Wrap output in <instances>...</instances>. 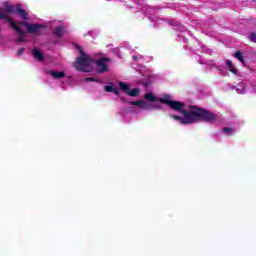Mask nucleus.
I'll list each match as a JSON object with an SVG mask.
<instances>
[{"instance_id": "1", "label": "nucleus", "mask_w": 256, "mask_h": 256, "mask_svg": "<svg viewBox=\"0 0 256 256\" xmlns=\"http://www.w3.org/2000/svg\"><path fill=\"white\" fill-rule=\"evenodd\" d=\"M189 110H181L183 117L171 114V119L179 121L182 125H193V123H213L219 119V115L199 106H189Z\"/></svg>"}, {"instance_id": "2", "label": "nucleus", "mask_w": 256, "mask_h": 256, "mask_svg": "<svg viewBox=\"0 0 256 256\" xmlns=\"http://www.w3.org/2000/svg\"><path fill=\"white\" fill-rule=\"evenodd\" d=\"M9 13L11 15H15L17 13V6L14 7L13 5H7L4 8H0V19H3L7 23H9L10 27L14 29L17 35H24L25 31H23L15 21L11 17H9Z\"/></svg>"}, {"instance_id": "3", "label": "nucleus", "mask_w": 256, "mask_h": 256, "mask_svg": "<svg viewBox=\"0 0 256 256\" xmlns=\"http://www.w3.org/2000/svg\"><path fill=\"white\" fill-rule=\"evenodd\" d=\"M76 49L80 53V57L76 58L74 67L76 71H83L84 73H89V66L91 65V58L85 54L83 47L76 45Z\"/></svg>"}, {"instance_id": "4", "label": "nucleus", "mask_w": 256, "mask_h": 256, "mask_svg": "<svg viewBox=\"0 0 256 256\" xmlns=\"http://www.w3.org/2000/svg\"><path fill=\"white\" fill-rule=\"evenodd\" d=\"M159 103H164V105H168L170 109H173L174 111H185L183 107H185V103L177 101V100H169L165 98H159Z\"/></svg>"}, {"instance_id": "5", "label": "nucleus", "mask_w": 256, "mask_h": 256, "mask_svg": "<svg viewBox=\"0 0 256 256\" xmlns=\"http://www.w3.org/2000/svg\"><path fill=\"white\" fill-rule=\"evenodd\" d=\"M119 87H120L121 91H123L129 97H138V95L141 91V90H139V88H134L131 90V88L129 87V84H127L125 82H119Z\"/></svg>"}, {"instance_id": "6", "label": "nucleus", "mask_w": 256, "mask_h": 256, "mask_svg": "<svg viewBox=\"0 0 256 256\" xmlns=\"http://www.w3.org/2000/svg\"><path fill=\"white\" fill-rule=\"evenodd\" d=\"M111 59L107 57L100 58L96 65H97V73H106V71H109V67H107V63H109Z\"/></svg>"}, {"instance_id": "7", "label": "nucleus", "mask_w": 256, "mask_h": 256, "mask_svg": "<svg viewBox=\"0 0 256 256\" xmlns=\"http://www.w3.org/2000/svg\"><path fill=\"white\" fill-rule=\"evenodd\" d=\"M45 27L44 25L41 24H28L27 31L31 35H41V29Z\"/></svg>"}, {"instance_id": "8", "label": "nucleus", "mask_w": 256, "mask_h": 256, "mask_svg": "<svg viewBox=\"0 0 256 256\" xmlns=\"http://www.w3.org/2000/svg\"><path fill=\"white\" fill-rule=\"evenodd\" d=\"M131 105H134L135 107H140L141 109H145L146 111H151L152 105L149 103H146L143 100H137L136 102H130Z\"/></svg>"}, {"instance_id": "9", "label": "nucleus", "mask_w": 256, "mask_h": 256, "mask_svg": "<svg viewBox=\"0 0 256 256\" xmlns=\"http://www.w3.org/2000/svg\"><path fill=\"white\" fill-rule=\"evenodd\" d=\"M16 13H18V15L24 21H27V19H29V16L27 15V11L25 9L21 8V6L19 4L16 5Z\"/></svg>"}, {"instance_id": "10", "label": "nucleus", "mask_w": 256, "mask_h": 256, "mask_svg": "<svg viewBox=\"0 0 256 256\" xmlns=\"http://www.w3.org/2000/svg\"><path fill=\"white\" fill-rule=\"evenodd\" d=\"M32 56L34 57V59H36V61H43V59H45L43 52L39 49H33Z\"/></svg>"}, {"instance_id": "11", "label": "nucleus", "mask_w": 256, "mask_h": 256, "mask_svg": "<svg viewBox=\"0 0 256 256\" xmlns=\"http://www.w3.org/2000/svg\"><path fill=\"white\" fill-rule=\"evenodd\" d=\"M48 74L51 75L54 79H63V77H65V72L60 71H54V70H49Z\"/></svg>"}, {"instance_id": "12", "label": "nucleus", "mask_w": 256, "mask_h": 256, "mask_svg": "<svg viewBox=\"0 0 256 256\" xmlns=\"http://www.w3.org/2000/svg\"><path fill=\"white\" fill-rule=\"evenodd\" d=\"M65 34V30L63 29V26H58L54 29L53 35L55 37L61 38Z\"/></svg>"}, {"instance_id": "13", "label": "nucleus", "mask_w": 256, "mask_h": 256, "mask_svg": "<svg viewBox=\"0 0 256 256\" xmlns=\"http://www.w3.org/2000/svg\"><path fill=\"white\" fill-rule=\"evenodd\" d=\"M144 99H146V101H150V103H157V101L159 102V98L155 97L153 93H146L144 95Z\"/></svg>"}, {"instance_id": "14", "label": "nucleus", "mask_w": 256, "mask_h": 256, "mask_svg": "<svg viewBox=\"0 0 256 256\" xmlns=\"http://www.w3.org/2000/svg\"><path fill=\"white\" fill-rule=\"evenodd\" d=\"M226 65L228 67V70L233 73L234 75H237V68L233 65V61L227 60Z\"/></svg>"}, {"instance_id": "15", "label": "nucleus", "mask_w": 256, "mask_h": 256, "mask_svg": "<svg viewBox=\"0 0 256 256\" xmlns=\"http://www.w3.org/2000/svg\"><path fill=\"white\" fill-rule=\"evenodd\" d=\"M234 57H236L238 59V61H240V63H242V65H245V58L243 57V52L241 51H236L234 53Z\"/></svg>"}, {"instance_id": "16", "label": "nucleus", "mask_w": 256, "mask_h": 256, "mask_svg": "<svg viewBox=\"0 0 256 256\" xmlns=\"http://www.w3.org/2000/svg\"><path fill=\"white\" fill-rule=\"evenodd\" d=\"M223 133H226L227 135H233L235 133V130L233 128L225 127L222 129Z\"/></svg>"}, {"instance_id": "17", "label": "nucleus", "mask_w": 256, "mask_h": 256, "mask_svg": "<svg viewBox=\"0 0 256 256\" xmlns=\"http://www.w3.org/2000/svg\"><path fill=\"white\" fill-rule=\"evenodd\" d=\"M249 41H251L252 43H256V33L252 32L249 36Z\"/></svg>"}, {"instance_id": "18", "label": "nucleus", "mask_w": 256, "mask_h": 256, "mask_svg": "<svg viewBox=\"0 0 256 256\" xmlns=\"http://www.w3.org/2000/svg\"><path fill=\"white\" fill-rule=\"evenodd\" d=\"M114 89L115 88H113V86H109V85L104 87V91H106V93H113Z\"/></svg>"}, {"instance_id": "19", "label": "nucleus", "mask_w": 256, "mask_h": 256, "mask_svg": "<svg viewBox=\"0 0 256 256\" xmlns=\"http://www.w3.org/2000/svg\"><path fill=\"white\" fill-rule=\"evenodd\" d=\"M25 32L23 35H19V38L17 39V43H25Z\"/></svg>"}, {"instance_id": "20", "label": "nucleus", "mask_w": 256, "mask_h": 256, "mask_svg": "<svg viewBox=\"0 0 256 256\" xmlns=\"http://www.w3.org/2000/svg\"><path fill=\"white\" fill-rule=\"evenodd\" d=\"M18 25H20L21 27H26V29L29 27V23L25 21L18 22Z\"/></svg>"}, {"instance_id": "21", "label": "nucleus", "mask_w": 256, "mask_h": 256, "mask_svg": "<svg viewBox=\"0 0 256 256\" xmlns=\"http://www.w3.org/2000/svg\"><path fill=\"white\" fill-rule=\"evenodd\" d=\"M152 109H162V106L159 103H152Z\"/></svg>"}, {"instance_id": "22", "label": "nucleus", "mask_w": 256, "mask_h": 256, "mask_svg": "<svg viewBox=\"0 0 256 256\" xmlns=\"http://www.w3.org/2000/svg\"><path fill=\"white\" fill-rule=\"evenodd\" d=\"M86 81L87 82L96 81V83H99L100 80H97V79H95L93 77H88V78H86Z\"/></svg>"}, {"instance_id": "23", "label": "nucleus", "mask_w": 256, "mask_h": 256, "mask_svg": "<svg viewBox=\"0 0 256 256\" xmlns=\"http://www.w3.org/2000/svg\"><path fill=\"white\" fill-rule=\"evenodd\" d=\"M120 99H121L122 103H127L128 105H131L130 103H131L132 101H128L127 99H125V98H123V97H120Z\"/></svg>"}, {"instance_id": "24", "label": "nucleus", "mask_w": 256, "mask_h": 256, "mask_svg": "<svg viewBox=\"0 0 256 256\" xmlns=\"http://www.w3.org/2000/svg\"><path fill=\"white\" fill-rule=\"evenodd\" d=\"M24 51H25V48H19L17 55H23Z\"/></svg>"}, {"instance_id": "25", "label": "nucleus", "mask_w": 256, "mask_h": 256, "mask_svg": "<svg viewBox=\"0 0 256 256\" xmlns=\"http://www.w3.org/2000/svg\"><path fill=\"white\" fill-rule=\"evenodd\" d=\"M112 93H114V95H119V90L114 88V90L112 91Z\"/></svg>"}]
</instances>
